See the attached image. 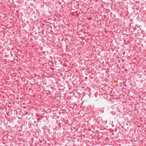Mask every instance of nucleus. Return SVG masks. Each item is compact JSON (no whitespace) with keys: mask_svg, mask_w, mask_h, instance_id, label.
I'll use <instances>...</instances> for the list:
<instances>
[{"mask_svg":"<svg viewBox=\"0 0 146 146\" xmlns=\"http://www.w3.org/2000/svg\"><path fill=\"white\" fill-rule=\"evenodd\" d=\"M131 107V106L130 105H128V108H129L130 107Z\"/></svg>","mask_w":146,"mask_h":146,"instance_id":"39448f33","label":"nucleus"},{"mask_svg":"<svg viewBox=\"0 0 146 146\" xmlns=\"http://www.w3.org/2000/svg\"><path fill=\"white\" fill-rule=\"evenodd\" d=\"M132 25H133V23H131L130 24V25H129V27H128V28H129V27H130V28L132 26Z\"/></svg>","mask_w":146,"mask_h":146,"instance_id":"f03ea898","label":"nucleus"},{"mask_svg":"<svg viewBox=\"0 0 146 146\" xmlns=\"http://www.w3.org/2000/svg\"><path fill=\"white\" fill-rule=\"evenodd\" d=\"M129 92H128V94H129Z\"/></svg>","mask_w":146,"mask_h":146,"instance_id":"0eeeda50","label":"nucleus"},{"mask_svg":"<svg viewBox=\"0 0 146 146\" xmlns=\"http://www.w3.org/2000/svg\"><path fill=\"white\" fill-rule=\"evenodd\" d=\"M133 21V20L132 19H130V22H132Z\"/></svg>","mask_w":146,"mask_h":146,"instance_id":"7ed1b4c3","label":"nucleus"},{"mask_svg":"<svg viewBox=\"0 0 146 146\" xmlns=\"http://www.w3.org/2000/svg\"><path fill=\"white\" fill-rule=\"evenodd\" d=\"M129 69H130V68H129Z\"/></svg>","mask_w":146,"mask_h":146,"instance_id":"423d86ee","label":"nucleus"},{"mask_svg":"<svg viewBox=\"0 0 146 146\" xmlns=\"http://www.w3.org/2000/svg\"><path fill=\"white\" fill-rule=\"evenodd\" d=\"M128 43H129V44H133L134 43V39L131 37H129V38L128 39Z\"/></svg>","mask_w":146,"mask_h":146,"instance_id":"f257e3e1","label":"nucleus"},{"mask_svg":"<svg viewBox=\"0 0 146 146\" xmlns=\"http://www.w3.org/2000/svg\"><path fill=\"white\" fill-rule=\"evenodd\" d=\"M131 58L128 56V60H130Z\"/></svg>","mask_w":146,"mask_h":146,"instance_id":"20e7f679","label":"nucleus"}]
</instances>
